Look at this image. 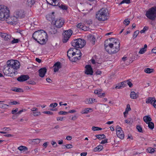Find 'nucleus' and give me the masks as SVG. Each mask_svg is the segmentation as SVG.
I'll list each match as a JSON object with an SVG mask.
<instances>
[{"label": "nucleus", "mask_w": 156, "mask_h": 156, "mask_svg": "<svg viewBox=\"0 0 156 156\" xmlns=\"http://www.w3.org/2000/svg\"><path fill=\"white\" fill-rule=\"evenodd\" d=\"M47 72V69L45 68H41L39 70V76L41 77H44Z\"/></svg>", "instance_id": "dca6fc26"}, {"label": "nucleus", "mask_w": 156, "mask_h": 156, "mask_svg": "<svg viewBox=\"0 0 156 156\" xmlns=\"http://www.w3.org/2000/svg\"><path fill=\"white\" fill-rule=\"evenodd\" d=\"M84 101L86 104H90L96 102L95 99L90 98L86 99Z\"/></svg>", "instance_id": "412c9836"}, {"label": "nucleus", "mask_w": 156, "mask_h": 156, "mask_svg": "<svg viewBox=\"0 0 156 156\" xmlns=\"http://www.w3.org/2000/svg\"><path fill=\"white\" fill-rule=\"evenodd\" d=\"M136 129L139 132H142V128L140 126H137Z\"/></svg>", "instance_id": "8fccbe9b"}, {"label": "nucleus", "mask_w": 156, "mask_h": 156, "mask_svg": "<svg viewBox=\"0 0 156 156\" xmlns=\"http://www.w3.org/2000/svg\"><path fill=\"white\" fill-rule=\"evenodd\" d=\"M154 69L150 68H146L144 69V72L147 73H150L153 72Z\"/></svg>", "instance_id": "c85d7f7f"}, {"label": "nucleus", "mask_w": 156, "mask_h": 156, "mask_svg": "<svg viewBox=\"0 0 156 156\" xmlns=\"http://www.w3.org/2000/svg\"><path fill=\"white\" fill-rule=\"evenodd\" d=\"M139 33V31H138V30L134 32V34H133V37H134V38H136L137 37V35H138Z\"/></svg>", "instance_id": "864d4df0"}, {"label": "nucleus", "mask_w": 156, "mask_h": 156, "mask_svg": "<svg viewBox=\"0 0 156 156\" xmlns=\"http://www.w3.org/2000/svg\"><path fill=\"white\" fill-rule=\"evenodd\" d=\"M108 140L107 139H105L103 140H102L101 142V144H105L106 143L108 142H107Z\"/></svg>", "instance_id": "bf43d9fd"}, {"label": "nucleus", "mask_w": 156, "mask_h": 156, "mask_svg": "<svg viewBox=\"0 0 156 156\" xmlns=\"http://www.w3.org/2000/svg\"><path fill=\"white\" fill-rule=\"evenodd\" d=\"M33 37L35 41L41 44L46 42L45 39H47L48 36L46 32L42 30L35 31L33 34Z\"/></svg>", "instance_id": "7ed1b4c3"}, {"label": "nucleus", "mask_w": 156, "mask_h": 156, "mask_svg": "<svg viewBox=\"0 0 156 156\" xmlns=\"http://www.w3.org/2000/svg\"><path fill=\"white\" fill-rule=\"evenodd\" d=\"M41 140L39 139H30L29 140V142L32 144L35 145L38 144L41 141Z\"/></svg>", "instance_id": "6ab92c4d"}, {"label": "nucleus", "mask_w": 156, "mask_h": 156, "mask_svg": "<svg viewBox=\"0 0 156 156\" xmlns=\"http://www.w3.org/2000/svg\"><path fill=\"white\" fill-rule=\"evenodd\" d=\"M148 124V126L152 130L154 128V124L152 122H150L147 124Z\"/></svg>", "instance_id": "7c9ffc66"}, {"label": "nucleus", "mask_w": 156, "mask_h": 156, "mask_svg": "<svg viewBox=\"0 0 156 156\" xmlns=\"http://www.w3.org/2000/svg\"><path fill=\"white\" fill-rule=\"evenodd\" d=\"M147 46L146 44L144 45V47L140 49L139 53L141 54H144L147 50Z\"/></svg>", "instance_id": "a878e982"}, {"label": "nucleus", "mask_w": 156, "mask_h": 156, "mask_svg": "<svg viewBox=\"0 0 156 156\" xmlns=\"http://www.w3.org/2000/svg\"><path fill=\"white\" fill-rule=\"evenodd\" d=\"M147 151L150 153H153L154 151V149L151 147H148L147 149Z\"/></svg>", "instance_id": "4c0bfd02"}, {"label": "nucleus", "mask_w": 156, "mask_h": 156, "mask_svg": "<svg viewBox=\"0 0 156 156\" xmlns=\"http://www.w3.org/2000/svg\"><path fill=\"white\" fill-rule=\"evenodd\" d=\"M54 71L55 73L57 72L59 69L61 68V63L59 62H56L54 65Z\"/></svg>", "instance_id": "f3484780"}, {"label": "nucleus", "mask_w": 156, "mask_h": 156, "mask_svg": "<svg viewBox=\"0 0 156 156\" xmlns=\"http://www.w3.org/2000/svg\"><path fill=\"white\" fill-rule=\"evenodd\" d=\"M86 42L83 39L79 38L71 42L72 45L75 48H81L85 45Z\"/></svg>", "instance_id": "423d86ee"}, {"label": "nucleus", "mask_w": 156, "mask_h": 156, "mask_svg": "<svg viewBox=\"0 0 156 156\" xmlns=\"http://www.w3.org/2000/svg\"><path fill=\"white\" fill-rule=\"evenodd\" d=\"M139 95L138 93H136L134 91H131L130 94V98L133 99H136L138 98Z\"/></svg>", "instance_id": "4be33fe9"}, {"label": "nucleus", "mask_w": 156, "mask_h": 156, "mask_svg": "<svg viewBox=\"0 0 156 156\" xmlns=\"http://www.w3.org/2000/svg\"><path fill=\"white\" fill-rule=\"evenodd\" d=\"M95 136L98 139L101 140L105 139V136L104 134L96 135Z\"/></svg>", "instance_id": "473e14b6"}, {"label": "nucleus", "mask_w": 156, "mask_h": 156, "mask_svg": "<svg viewBox=\"0 0 156 156\" xmlns=\"http://www.w3.org/2000/svg\"><path fill=\"white\" fill-rule=\"evenodd\" d=\"M58 113L60 115H66L67 114V112L64 111H60Z\"/></svg>", "instance_id": "5fc2aeb1"}, {"label": "nucleus", "mask_w": 156, "mask_h": 156, "mask_svg": "<svg viewBox=\"0 0 156 156\" xmlns=\"http://www.w3.org/2000/svg\"><path fill=\"white\" fill-rule=\"evenodd\" d=\"M26 111V110L25 109H22V110L19 111V112H18L16 113V114H21L22 113V112H25Z\"/></svg>", "instance_id": "680f3d73"}, {"label": "nucleus", "mask_w": 156, "mask_h": 156, "mask_svg": "<svg viewBox=\"0 0 156 156\" xmlns=\"http://www.w3.org/2000/svg\"><path fill=\"white\" fill-rule=\"evenodd\" d=\"M30 110L32 112L38 110V109L36 107H34L31 109Z\"/></svg>", "instance_id": "e2e57ef3"}, {"label": "nucleus", "mask_w": 156, "mask_h": 156, "mask_svg": "<svg viewBox=\"0 0 156 156\" xmlns=\"http://www.w3.org/2000/svg\"><path fill=\"white\" fill-rule=\"evenodd\" d=\"M76 48H70L67 51V56L69 57V59L71 60V58L75 55V53Z\"/></svg>", "instance_id": "9b49d317"}, {"label": "nucleus", "mask_w": 156, "mask_h": 156, "mask_svg": "<svg viewBox=\"0 0 156 156\" xmlns=\"http://www.w3.org/2000/svg\"><path fill=\"white\" fill-rule=\"evenodd\" d=\"M64 148H67L68 149L71 148L72 147V145L71 144H67V145H63Z\"/></svg>", "instance_id": "49530a36"}, {"label": "nucleus", "mask_w": 156, "mask_h": 156, "mask_svg": "<svg viewBox=\"0 0 156 156\" xmlns=\"http://www.w3.org/2000/svg\"><path fill=\"white\" fill-rule=\"evenodd\" d=\"M59 7L60 9L63 10H66L67 9V6L65 5H61Z\"/></svg>", "instance_id": "a19ab883"}, {"label": "nucleus", "mask_w": 156, "mask_h": 156, "mask_svg": "<svg viewBox=\"0 0 156 156\" xmlns=\"http://www.w3.org/2000/svg\"><path fill=\"white\" fill-rule=\"evenodd\" d=\"M20 67V63L17 60L11 59L7 62V66L4 68L3 72L7 76H13L17 72L16 70Z\"/></svg>", "instance_id": "f257e3e1"}, {"label": "nucleus", "mask_w": 156, "mask_h": 156, "mask_svg": "<svg viewBox=\"0 0 156 156\" xmlns=\"http://www.w3.org/2000/svg\"><path fill=\"white\" fill-rule=\"evenodd\" d=\"M81 30L84 31H87L89 30V28L83 25Z\"/></svg>", "instance_id": "603ef678"}, {"label": "nucleus", "mask_w": 156, "mask_h": 156, "mask_svg": "<svg viewBox=\"0 0 156 156\" xmlns=\"http://www.w3.org/2000/svg\"><path fill=\"white\" fill-rule=\"evenodd\" d=\"M58 105V104L57 103H53L50 104L49 107L51 108L56 107Z\"/></svg>", "instance_id": "79ce46f5"}, {"label": "nucleus", "mask_w": 156, "mask_h": 156, "mask_svg": "<svg viewBox=\"0 0 156 156\" xmlns=\"http://www.w3.org/2000/svg\"><path fill=\"white\" fill-rule=\"evenodd\" d=\"M104 46L106 51L108 53L115 54L120 49V42L116 39H109L108 40L105 41Z\"/></svg>", "instance_id": "f03ea898"}, {"label": "nucleus", "mask_w": 156, "mask_h": 156, "mask_svg": "<svg viewBox=\"0 0 156 156\" xmlns=\"http://www.w3.org/2000/svg\"><path fill=\"white\" fill-rule=\"evenodd\" d=\"M148 29V27H144L143 30L140 31L141 33H144Z\"/></svg>", "instance_id": "a18cd8bd"}, {"label": "nucleus", "mask_w": 156, "mask_h": 156, "mask_svg": "<svg viewBox=\"0 0 156 156\" xmlns=\"http://www.w3.org/2000/svg\"><path fill=\"white\" fill-rule=\"evenodd\" d=\"M143 120L147 124L152 120V119L149 115H146L143 117Z\"/></svg>", "instance_id": "b1692460"}, {"label": "nucleus", "mask_w": 156, "mask_h": 156, "mask_svg": "<svg viewBox=\"0 0 156 156\" xmlns=\"http://www.w3.org/2000/svg\"><path fill=\"white\" fill-rule=\"evenodd\" d=\"M126 82H127L128 85H129V87H131L132 86L133 84L131 82L129 81H127Z\"/></svg>", "instance_id": "052dcab7"}, {"label": "nucleus", "mask_w": 156, "mask_h": 156, "mask_svg": "<svg viewBox=\"0 0 156 156\" xmlns=\"http://www.w3.org/2000/svg\"><path fill=\"white\" fill-rule=\"evenodd\" d=\"M29 78V77L27 75H23L20 76L18 77L17 80L20 82H23L26 81Z\"/></svg>", "instance_id": "a211bd4d"}, {"label": "nucleus", "mask_w": 156, "mask_h": 156, "mask_svg": "<svg viewBox=\"0 0 156 156\" xmlns=\"http://www.w3.org/2000/svg\"><path fill=\"white\" fill-rule=\"evenodd\" d=\"M81 55H74V56L71 59L72 61L73 62H76L78 60L80 59L81 58Z\"/></svg>", "instance_id": "bb28decb"}, {"label": "nucleus", "mask_w": 156, "mask_h": 156, "mask_svg": "<svg viewBox=\"0 0 156 156\" xmlns=\"http://www.w3.org/2000/svg\"><path fill=\"white\" fill-rule=\"evenodd\" d=\"M155 100V99L154 98L150 97L146 99V103L147 104L150 103L152 105Z\"/></svg>", "instance_id": "393cba45"}, {"label": "nucleus", "mask_w": 156, "mask_h": 156, "mask_svg": "<svg viewBox=\"0 0 156 156\" xmlns=\"http://www.w3.org/2000/svg\"><path fill=\"white\" fill-rule=\"evenodd\" d=\"M18 149L20 151H26L28 150V148L26 147L21 146L18 147Z\"/></svg>", "instance_id": "c756f323"}, {"label": "nucleus", "mask_w": 156, "mask_h": 156, "mask_svg": "<svg viewBox=\"0 0 156 156\" xmlns=\"http://www.w3.org/2000/svg\"><path fill=\"white\" fill-rule=\"evenodd\" d=\"M130 105L129 104H128L127 105V108L126 109L125 111L123 113L124 115L125 116V114H127L128 112L130 110Z\"/></svg>", "instance_id": "f704fd0d"}, {"label": "nucleus", "mask_w": 156, "mask_h": 156, "mask_svg": "<svg viewBox=\"0 0 156 156\" xmlns=\"http://www.w3.org/2000/svg\"><path fill=\"white\" fill-rule=\"evenodd\" d=\"M49 32L51 34H54L57 32V31L55 28H51L50 29Z\"/></svg>", "instance_id": "c9c22d12"}, {"label": "nucleus", "mask_w": 156, "mask_h": 156, "mask_svg": "<svg viewBox=\"0 0 156 156\" xmlns=\"http://www.w3.org/2000/svg\"><path fill=\"white\" fill-rule=\"evenodd\" d=\"M122 87V84L120 83H119L115 87V88L120 89Z\"/></svg>", "instance_id": "6e6d98bb"}, {"label": "nucleus", "mask_w": 156, "mask_h": 156, "mask_svg": "<svg viewBox=\"0 0 156 156\" xmlns=\"http://www.w3.org/2000/svg\"><path fill=\"white\" fill-rule=\"evenodd\" d=\"M130 2V0H123L120 3V4L121 5L123 3H126L129 4Z\"/></svg>", "instance_id": "c03bdc74"}, {"label": "nucleus", "mask_w": 156, "mask_h": 156, "mask_svg": "<svg viewBox=\"0 0 156 156\" xmlns=\"http://www.w3.org/2000/svg\"><path fill=\"white\" fill-rule=\"evenodd\" d=\"M109 16L108 10L106 8H103L100 10L96 13V18L100 21L107 20Z\"/></svg>", "instance_id": "20e7f679"}, {"label": "nucleus", "mask_w": 156, "mask_h": 156, "mask_svg": "<svg viewBox=\"0 0 156 156\" xmlns=\"http://www.w3.org/2000/svg\"><path fill=\"white\" fill-rule=\"evenodd\" d=\"M145 16L149 19L154 20L156 18V7H152L149 9L146 12Z\"/></svg>", "instance_id": "0eeeda50"}, {"label": "nucleus", "mask_w": 156, "mask_h": 156, "mask_svg": "<svg viewBox=\"0 0 156 156\" xmlns=\"http://www.w3.org/2000/svg\"><path fill=\"white\" fill-rule=\"evenodd\" d=\"M92 111V108H86L82 110L81 112L82 114H87Z\"/></svg>", "instance_id": "5701e85b"}, {"label": "nucleus", "mask_w": 156, "mask_h": 156, "mask_svg": "<svg viewBox=\"0 0 156 156\" xmlns=\"http://www.w3.org/2000/svg\"><path fill=\"white\" fill-rule=\"evenodd\" d=\"M43 113H44L48 115H52L53 114V113L50 111H44L43 112Z\"/></svg>", "instance_id": "13d9d810"}, {"label": "nucleus", "mask_w": 156, "mask_h": 156, "mask_svg": "<svg viewBox=\"0 0 156 156\" xmlns=\"http://www.w3.org/2000/svg\"><path fill=\"white\" fill-rule=\"evenodd\" d=\"M34 1L32 0H27V5L30 7L32 5L34 4Z\"/></svg>", "instance_id": "72a5a7b5"}, {"label": "nucleus", "mask_w": 156, "mask_h": 156, "mask_svg": "<svg viewBox=\"0 0 156 156\" xmlns=\"http://www.w3.org/2000/svg\"><path fill=\"white\" fill-rule=\"evenodd\" d=\"M9 11L5 6L0 5V20L4 21L8 17Z\"/></svg>", "instance_id": "39448f33"}, {"label": "nucleus", "mask_w": 156, "mask_h": 156, "mask_svg": "<svg viewBox=\"0 0 156 156\" xmlns=\"http://www.w3.org/2000/svg\"><path fill=\"white\" fill-rule=\"evenodd\" d=\"M12 38L13 39V40L11 41V43L12 44L17 43L19 42V39H15L13 37H12Z\"/></svg>", "instance_id": "ea45409f"}, {"label": "nucleus", "mask_w": 156, "mask_h": 156, "mask_svg": "<svg viewBox=\"0 0 156 156\" xmlns=\"http://www.w3.org/2000/svg\"><path fill=\"white\" fill-rule=\"evenodd\" d=\"M59 0H46L47 3L51 5H56V4L58 3Z\"/></svg>", "instance_id": "aec40b11"}, {"label": "nucleus", "mask_w": 156, "mask_h": 156, "mask_svg": "<svg viewBox=\"0 0 156 156\" xmlns=\"http://www.w3.org/2000/svg\"><path fill=\"white\" fill-rule=\"evenodd\" d=\"M102 90L101 89H96L94 90V93L98 95V96L100 98H103L105 95V93H102Z\"/></svg>", "instance_id": "4468645a"}, {"label": "nucleus", "mask_w": 156, "mask_h": 156, "mask_svg": "<svg viewBox=\"0 0 156 156\" xmlns=\"http://www.w3.org/2000/svg\"><path fill=\"white\" fill-rule=\"evenodd\" d=\"M85 74L88 75H92L93 74V69L90 65H87L85 67Z\"/></svg>", "instance_id": "f8f14e48"}, {"label": "nucleus", "mask_w": 156, "mask_h": 156, "mask_svg": "<svg viewBox=\"0 0 156 156\" xmlns=\"http://www.w3.org/2000/svg\"><path fill=\"white\" fill-rule=\"evenodd\" d=\"M9 104L10 105H17V104H19L20 103L19 102H17L16 101H11L9 102Z\"/></svg>", "instance_id": "de8ad7c7"}, {"label": "nucleus", "mask_w": 156, "mask_h": 156, "mask_svg": "<svg viewBox=\"0 0 156 156\" xmlns=\"http://www.w3.org/2000/svg\"><path fill=\"white\" fill-rule=\"evenodd\" d=\"M116 131L117 136L121 139H123L124 134L121 128L119 126H117Z\"/></svg>", "instance_id": "9d476101"}, {"label": "nucleus", "mask_w": 156, "mask_h": 156, "mask_svg": "<svg viewBox=\"0 0 156 156\" xmlns=\"http://www.w3.org/2000/svg\"><path fill=\"white\" fill-rule=\"evenodd\" d=\"M8 16L7 17V18L5 20L6 23H8L12 24L15 22L14 20L15 17L14 16H10V13L9 14Z\"/></svg>", "instance_id": "2eb2a0df"}, {"label": "nucleus", "mask_w": 156, "mask_h": 156, "mask_svg": "<svg viewBox=\"0 0 156 156\" xmlns=\"http://www.w3.org/2000/svg\"><path fill=\"white\" fill-rule=\"evenodd\" d=\"M12 90L13 91L17 92H21L23 91L22 89L17 87H14L12 89Z\"/></svg>", "instance_id": "e433bc0d"}, {"label": "nucleus", "mask_w": 156, "mask_h": 156, "mask_svg": "<svg viewBox=\"0 0 156 156\" xmlns=\"http://www.w3.org/2000/svg\"><path fill=\"white\" fill-rule=\"evenodd\" d=\"M73 34L72 31L70 29L66 30L63 34V41L64 43L66 42Z\"/></svg>", "instance_id": "6e6552de"}, {"label": "nucleus", "mask_w": 156, "mask_h": 156, "mask_svg": "<svg viewBox=\"0 0 156 156\" xmlns=\"http://www.w3.org/2000/svg\"><path fill=\"white\" fill-rule=\"evenodd\" d=\"M151 51L154 53L156 54V47L154 48L151 50Z\"/></svg>", "instance_id": "338daca9"}, {"label": "nucleus", "mask_w": 156, "mask_h": 156, "mask_svg": "<svg viewBox=\"0 0 156 156\" xmlns=\"http://www.w3.org/2000/svg\"><path fill=\"white\" fill-rule=\"evenodd\" d=\"M3 130L6 131H9L11 130V129L9 127H5L3 128Z\"/></svg>", "instance_id": "69168bd1"}, {"label": "nucleus", "mask_w": 156, "mask_h": 156, "mask_svg": "<svg viewBox=\"0 0 156 156\" xmlns=\"http://www.w3.org/2000/svg\"><path fill=\"white\" fill-rule=\"evenodd\" d=\"M52 23L58 28H61L64 24L63 20L62 19H53L52 20Z\"/></svg>", "instance_id": "1a4fd4ad"}, {"label": "nucleus", "mask_w": 156, "mask_h": 156, "mask_svg": "<svg viewBox=\"0 0 156 156\" xmlns=\"http://www.w3.org/2000/svg\"><path fill=\"white\" fill-rule=\"evenodd\" d=\"M51 144H52V145L54 147H56L57 145V144L55 141H51Z\"/></svg>", "instance_id": "0e129e2a"}, {"label": "nucleus", "mask_w": 156, "mask_h": 156, "mask_svg": "<svg viewBox=\"0 0 156 156\" xmlns=\"http://www.w3.org/2000/svg\"><path fill=\"white\" fill-rule=\"evenodd\" d=\"M75 55H81V53L80 52V51L79 49H76V50H75Z\"/></svg>", "instance_id": "37998d69"}, {"label": "nucleus", "mask_w": 156, "mask_h": 156, "mask_svg": "<svg viewBox=\"0 0 156 156\" xmlns=\"http://www.w3.org/2000/svg\"><path fill=\"white\" fill-rule=\"evenodd\" d=\"M9 105L5 104L0 103V108H7V107L9 106Z\"/></svg>", "instance_id": "58836bf2"}, {"label": "nucleus", "mask_w": 156, "mask_h": 156, "mask_svg": "<svg viewBox=\"0 0 156 156\" xmlns=\"http://www.w3.org/2000/svg\"><path fill=\"white\" fill-rule=\"evenodd\" d=\"M130 21L127 19H125L123 22V23L126 26L128 25Z\"/></svg>", "instance_id": "09e8293b"}, {"label": "nucleus", "mask_w": 156, "mask_h": 156, "mask_svg": "<svg viewBox=\"0 0 156 156\" xmlns=\"http://www.w3.org/2000/svg\"><path fill=\"white\" fill-rule=\"evenodd\" d=\"M83 25V23H80L77 24L76 27L78 28H79L80 29H81Z\"/></svg>", "instance_id": "3c124183"}, {"label": "nucleus", "mask_w": 156, "mask_h": 156, "mask_svg": "<svg viewBox=\"0 0 156 156\" xmlns=\"http://www.w3.org/2000/svg\"><path fill=\"white\" fill-rule=\"evenodd\" d=\"M34 116H37L40 115L41 114V112L38 110L32 112L31 114Z\"/></svg>", "instance_id": "2f4dec72"}, {"label": "nucleus", "mask_w": 156, "mask_h": 156, "mask_svg": "<svg viewBox=\"0 0 156 156\" xmlns=\"http://www.w3.org/2000/svg\"><path fill=\"white\" fill-rule=\"evenodd\" d=\"M87 154V152H83L80 154L81 156H86Z\"/></svg>", "instance_id": "774afa93"}, {"label": "nucleus", "mask_w": 156, "mask_h": 156, "mask_svg": "<svg viewBox=\"0 0 156 156\" xmlns=\"http://www.w3.org/2000/svg\"><path fill=\"white\" fill-rule=\"evenodd\" d=\"M0 36L5 41L9 40L11 38V35L6 33L0 32Z\"/></svg>", "instance_id": "ddd939ff"}, {"label": "nucleus", "mask_w": 156, "mask_h": 156, "mask_svg": "<svg viewBox=\"0 0 156 156\" xmlns=\"http://www.w3.org/2000/svg\"><path fill=\"white\" fill-rule=\"evenodd\" d=\"M18 111V109L17 108H16L15 109L13 110L12 111V113L13 114H16L17 112V111Z\"/></svg>", "instance_id": "4d7b16f0"}, {"label": "nucleus", "mask_w": 156, "mask_h": 156, "mask_svg": "<svg viewBox=\"0 0 156 156\" xmlns=\"http://www.w3.org/2000/svg\"><path fill=\"white\" fill-rule=\"evenodd\" d=\"M103 147L102 145H99L93 149V151L94 152L100 151L103 149Z\"/></svg>", "instance_id": "cd10ccee"}]
</instances>
